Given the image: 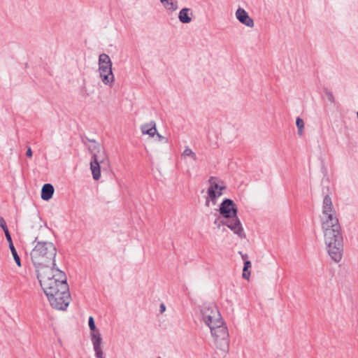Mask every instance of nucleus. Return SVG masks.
Segmentation results:
<instances>
[{"instance_id": "f257e3e1", "label": "nucleus", "mask_w": 358, "mask_h": 358, "mask_svg": "<svg viewBox=\"0 0 358 358\" xmlns=\"http://www.w3.org/2000/svg\"><path fill=\"white\" fill-rule=\"evenodd\" d=\"M320 220L327 252L333 261L339 262L343 256V237L336 209L329 195L323 199Z\"/></svg>"}, {"instance_id": "f03ea898", "label": "nucleus", "mask_w": 358, "mask_h": 358, "mask_svg": "<svg viewBox=\"0 0 358 358\" xmlns=\"http://www.w3.org/2000/svg\"><path fill=\"white\" fill-rule=\"evenodd\" d=\"M40 234L35 238L36 245L30 252V258L34 264L37 275L40 271H51L55 267L57 249L55 245L43 239L51 235V229L46 225L41 226Z\"/></svg>"}, {"instance_id": "7ed1b4c3", "label": "nucleus", "mask_w": 358, "mask_h": 358, "mask_svg": "<svg viewBox=\"0 0 358 358\" xmlns=\"http://www.w3.org/2000/svg\"><path fill=\"white\" fill-rule=\"evenodd\" d=\"M201 314L203 322L210 329L214 345L218 350L227 352L229 347L228 329L216 305H204Z\"/></svg>"}, {"instance_id": "20e7f679", "label": "nucleus", "mask_w": 358, "mask_h": 358, "mask_svg": "<svg viewBox=\"0 0 358 358\" xmlns=\"http://www.w3.org/2000/svg\"><path fill=\"white\" fill-rule=\"evenodd\" d=\"M37 278L46 296H52L53 292L60 289L61 285L69 287L65 273L58 268L47 271L41 270Z\"/></svg>"}, {"instance_id": "39448f33", "label": "nucleus", "mask_w": 358, "mask_h": 358, "mask_svg": "<svg viewBox=\"0 0 358 358\" xmlns=\"http://www.w3.org/2000/svg\"><path fill=\"white\" fill-rule=\"evenodd\" d=\"M219 212L222 217L227 219L224 224L234 234H237L239 238H245V234L241 221L237 217V208L235 203L229 199H224L220 206Z\"/></svg>"}, {"instance_id": "423d86ee", "label": "nucleus", "mask_w": 358, "mask_h": 358, "mask_svg": "<svg viewBox=\"0 0 358 358\" xmlns=\"http://www.w3.org/2000/svg\"><path fill=\"white\" fill-rule=\"evenodd\" d=\"M112 65V61L108 55L102 53L99 55V77L104 85L110 87H112L115 82V76L113 73Z\"/></svg>"}, {"instance_id": "0eeeda50", "label": "nucleus", "mask_w": 358, "mask_h": 358, "mask_svg": "<svg viewBox=\"0 0 358 358\" xmlns=\"http://www.w3.org/2000/svg\"><path fill=\"white\" fill-rule=\"evenodd\" d=\"M208 183L209 187L207 189V196L205 201L206 207L215 206L217 199L223 194L222 192L225 189V186L220 184L219 180L215 177H210Z\"/></svg>"}, {"instance_id": "6e6552de", "label": "nucleus", "mask_w": 358, "mask_h": 358, "mask_svg": "<svg viewBox=\"0 0 358 358\" xmlns=\"http://www.w3.org/2000/svg\"><path fill=\"white\" fill-rule=\"evenodd\" d=\"M92 142L93 145L90 148L92 154V160L108 164V158L103 146L95 141H92Z\"/></svg>"}, {"instance_id": "1a4fd4ad", "label": "nucleus", "mask_w": 358, "mask_h": 358, "mask_svg": "<svg viewBox=\"0 0 358 358\" xmlns=\"http://www.w3.org/2000/svg\"><path fill=\"white\" fill-rule=\"evenodd\" d=\"M50 302V306L57 310H64L69 306L71 301L70 292H67V294L62 295L57 298H54V295L47 296Z\"/></svg>"}, {"instance_id": "9d476101", "label": "nucleus", "mask_w": 358, "mask_h": 358, "mask_svg": "<svg viewBox=\"0 0 358 358\" xmlns=\"http://www.w3.org/2000/svg\"><path fill=\"white\" fill-rule=\"evenodd\" d=\"M91 337L96 357L104 358L103 352L101 348L102 338L100 332H95L94 334H91Z\"/></svg>"}, {"instance_id": "9b49d317", "label": "nucleus", "mask_w": 358, "mask_h": 358, "mask_svg": "<svg viewBox=\"0 0 358 358\" xmlns=\"http://www.w3.org/2000/svg\"><path fill=\"white\" fill-rule=\"evenodd\" d=\"M235 15L236 19L243 24L245 25L248 27L252 28L255 25L254 20L252 17H250L248 13L245 11V9L242 8H238L236 13Z\"/></svg>"}, {"instance_id": "f8f14e48", "label": "nucleus", "mask_w": 358, "mask_h": 358, "mask_svg": "<svg viewBox=\"0 0 358 358\" xmlns=\"http://www.w3.org/2000/svg\"><path fill=\"white\" fill-rule=\"evenodd\" d=\"M193 13L188 8H182L178 13V19L183 24H189L192 20Z\"/></svg>"}, {"instance_id": "ddd939ff", "label": "nucleus", "mask_w": 358, "mask_h": 358, "mask_svg": "<svg viewBox=\"0 0 358 358\" xmlns=\"http://www.w3.org/2000/svg\"><path fill=\"white\" fill-rule=\"evenodd\" d=\"M141 130L143 134H148L150 137H154L157 131L156 124L154 121L142 124L141 126Z\"/></svg>"}, {"instance_id": "4468645a", "label": "nucleus", "mask_w": 358, "mask_h": 358, "mask_svg": "<svg viewBox=\"0 0 358 358\" xmlns=\"http://www.w3.org/2000/svg\"><path fill=\"white\" fill-rule=\"evenodd\" d=\"M163 7L170 13H173L176 11L178 6V0H159Z\"/></svg>"}, {"instance_id": "2eb2a0df", "label": "nucleus", "mask_w": 358, "mask_h": 358, "mask_svg": "<svg viewBox=\"0 0 358 358\" xmlns=\"http://www.w3.org/2000/svg\"><path fill=\"white\" fill-rule=\"evenodd\" d=\"M54 194V187L51 184H45L41 189V198L45 201H48L52 197Z\"/></svg>"}, {"instance_id": "dca6fc26", "label": "nucleus", "mask_w": 358, "mask_h": 358, "mask_svg": "<svg viewBox=\"0 0 358 358\" xmlns=\"http://www.w3.org/2000/svg\"><path fill=\"white\" fill-rule=\"evenodd\" d=\"M102 163L92 160L90 162V169L92 171L93 178L98 180L101 177L100 165Z\"/></svg>"}, {"instance_id": "f3484780", "label": "nucleus", "mask_w": 358, "mask_h": 358, "mask_svg": "<svg viewBox=\"0 0 358 358\" xmlns=\"http://www.w3.org/2000/svg\"><path fill=\"white\" fill-rule=\"evenodd\" d=\"M181 157L183 159H186L189 157L194 161H197L198 157L196 154L188 146L185 147V150L181 154Z\"/></svg>"}, {"instance_id": "a211bd4d", "label": "nucleus", "mask_w": 358, "mask_h": 358, "mask_svg": "<svg viewBox=\"0 0 358 358\" xmlns=\"http://www.w3.org/2000/svg\"><path fill=\"white\" fill-rule=\"evenodd\" d=\"M251 268V262L249 260H247L244 262V266L243 269V278L244 279L248 280L250 275V271H248V269Z\"/></svg>"}, {"instance_id": "6ab92c4d", "label": "nucleus", "mask_w": 358, "mask_h": 358, "mask_svg": "<svg viewBox=\"0 0 358 358\" xmlns=\"http://www.w3.org/2000/svg\"><path fill=\"white\" fill-rule=\"evenodd\" d=\"M296 124L297 127V134L299 136H301L303 134L304 122L301 117H297L296 120Z\"/></svg>"}, {"instance_id": "aec40b11", "label": "nucleus", "mask_w": 358, "mask_h": 358, "mask_svg": "<svg viewBox=\"0 0 358 358\" xmlns=\"http://www.w3.org/2000/svg\"><path fill=\"white\" fill-rule=\"evenodd\" d=\"M69 292V287H65L61 285L60 289H57V292H53L54 298H57L63 294H67Z\"/></svg>"}, {"instance_id": "412c9836", "label": "nucleus", "mask_w": 358, "mask_h": 358, "mask_svg": "<svg viewBox=\"0 0 358 358\" xmlns=\"http://www.w3.org/2000/svg\"><path fill=\"white\" fill-rule=\"evenodd\" d=\"M10 251H11V253H12V255L13 257V259L16 263V264L20 267L21 266V262H20V257L17 252V250L15 249V248L14 247V245L13 246V248H9Z\"/></svg>"}, {"instance_id": "4be33fe9", "label": "nucleus", "mask_w": 358, "mask_h": 358, "mask_svg": "<svg viewBox=\"0 0 358 358\" xmlns=\"http://www.w3.org/2000/svg\"><path fill=\"white\" fill-rule=\"evenodd\" d=\"M88 324H89V327H90V330L92 331L91 334H94L95 332H99V330L96 328V325H95V323H94V317L92 316H90L89 317Z\"/></svg>"}, {"instance_id": "5701e85b", "label": "nucleus", "mask_w": 358, "mask_h": 358, "mask_svg": "<svg viewBox=\"0 0 358 358\" xmlns=\"http://www.w3.org/2000/svg\"><path fill=\"white\" fill-rule=\"evenodd\" d=\"M155 135L157 136L156 141L157 142L162 143H164V144H167L168 143L169 141H168L167 138L162 136L161 134H159L157 132V134Z\"/></svg>"}, {"instance_id": "b1692460", "label": "nucleus", "mask_w": 358, "mask_h": 358, "mask_svg": "<svg viewBox=\"0 0 358 358\" xmlns=\"http://www.w3.org/2000/svg\"><path fill=\"white\" fill-rule=\"evenodd\" d=\"M4 233H5V236H6V240L8 242L9 248H13V241H12L11 236H10V234L9 233V231L6 230V231H4Z\"/></svg>"}, {"instance_id": "393cba45", "label": "nucleus", "mask_w": 358, "mask_h": 358, "mask_svg": "<svg viewBox=\"0 0 358 358\" xmlns=\"http://www.w3.org/2000/svg\"><path fill=\"white\" fill-rule=\"evenodd\" d=\"M0 227L3 230V231L8 230L6 226V221L2 217H0Z\"/></svg>"}, {"instance_id": "a878e982", "label": "nucleus", "mask_w": 358, "mask_h": 358, "mask_svg": "<svg viewBox=\"0 0 358 358\" xmlns=\"http://www.w3.org/2000/svg\"><path fill=\"white\" fill-rule=\"evenodd\" d=\"M325 94H326V96L329 102H331V103L334 102V96L332 92H331L329 91H327Z\"/></svg>"}, {"instance_id": "bb28decb", "label": "nucleus", "mask_w": 358, "mask_h": 358, "mask_svg": "<svg viewBox=\"0 0 358 358\" xmlns=\"http://www.w3.org/2000/svg\"><path fill=\"white\" fill-rule=\"evenodd\" d=\"M26 155L28 157H32V150L31 149L30 147H29L27 150V152H26Z\"/></svg>"}, {"instance_id": "cd10ccee", "label": "nucleus", "mask_w": 358, "mask_h": 358, "mask_svg": "<svg viewBox=\"0 0 358 358\" xmlns=\"http://www.w3.org/2000/svg\"><path fill=\"white\" fill-rule=\"evenodd\" d=\"M239 254L241 255V257L243 260L247 261L246 259L248 258V255L247 254H243L241 252H239Z\"/></svg>"}, {"instance_id": "c85d7f7f", "label": "nucleus", "mask_w": 358, "mask_h": 358, "mask_svg": "<svg viewBox=\"0 0 358 358\" xmlns=\"http://www.w3.org/2000/svg\"><path fill=\"white\" fill-rule=\"evenodd\" d=\"M165 310H166V306H165V305H164V303H162V304L160 305V312H161V313H163L164 311H165Z\"/></svg>"}, {"instance_id": "c756f323", "label": "nucleus", "mask_w": 358, "mask_h": 358, "mask_svg": "<svg viewBox=\"0 0 358 358\" xmlns=\"http://www.w3.org/2000/svg\"><path fill=\"white\" fill-rule=\"evenodd\" d=\"M357 118H358V112H357Z\"/></svg>"}]
</instances>
